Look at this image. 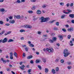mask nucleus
Returning <instances> with one entry per match:
<instances>
[{
	"label": "nucleus",
	"mask_w": 74,
	"mask_h": 74,
	"mask_svg": "<svg viewBox=\"0 0 74 74\" xmlns=\"http://www.w3.org/2000/svg\"><path fill=\"white\" fill-rule=\"evenodd\" d=\"M0 11L2 12H4L5 10L4 8L0 9Z\"/></svg>",
	"instance_id": "nucleus-14"
},
{
	"label": "nucleus",
	"mask_w": 74,
	"mask_h": 74,
	"mask_svg": "<svg viewBox=\"0 0 74 74\" xmlns=\"http://www.w3.org/2000/svg\"><path fill=\"white\" fill-rule=\"evenodd\" d=\"M23 56H24V57H25V53H23Z\"/></svg>",
	"instance_id": "nucleus-54"
},
{
	"label": "nucleus",
	"mask_w": 74,
	"mask_h": 74,
	"mask_svg": "<svg viewBox=\"0 0 74 74\" xmlns=\"http://www.w3.org/2000/svg\"><path fill=\"white\" fill-rule=\"evenodd\" d=\"M68 69H71V66H69L67 67Z\"/></svg>",
	"instance_id": "nucleus-38"
},
{
	"label": "nucleus",
	"mask_w": 74,
	"mask_h": 74,
	"mask_svg": "<svg viewBox=\"0 0 74 74\" xmlns=\"http://www.w3.org/2000/svg\"><path fill=\"white\" fill-rule=\"evenodd\" d=\"M46 51H48L49 52H53V48H50V49H48L47 48L46 49Z\"/></svg>",
	"instance_id": "nucleus-4"
},
{
	"label": "nucleus",
	"mask_w": 74,
	"mask_h": 74,
	"mask_svg": "<svg viewBox=\"0 0 74 74\" xmlns=\"http://www.w3.org/2000/svg\"><path fill=\"white\" fill-rule=\"evenodd\" d=\"M16 3H18V4H20L21 3H22L21 2L20 0H17L16 2Z\"/></svg>",
	"instance_id": "nucleus-16"
},
{
	"label": "nucleus",
	"mask_w": 74,
	"mask_h": 74,
	"mask_svg": "<svg viewBox=\"0 0 74 74\" xmlns=\"http://www.w3.org/2000/svg\"><path fill=\"white\" fill-rule=\"evenodd\" d=\"M7 41H8L7 38H5L3 40L2 43H5V42H7Z\"/></svg>",
	"instance_id": "nucleus-5"
},
{
	"label": "nucleus",
	"mask_w": 74,
	"mask_h": 74,
	"mask_svg": "<svg viewBox=\"0 0 74 74\" xmlns=\"http://www.w3.org/2000/svg\"><path fill=\"white\" fill-rule=\"evenodd\" d=\"M42 7L43 8H45L46 7V6L45 5H43L42 6Z\"/></svg>",
	"instance_id": "nucleus-60"
},
{
	"label": "nucleus",
	"mask_w": 74,
	"mask_h": 74,
	"mask_svg": "<svg viewBox=\"0 0 74 74\" xmlns=\"http://www.w3.org/2000/svg\"><path fill=\"white\" fill-rule=\"evenodd\" d=\"M11 73H12V74H15V72H13V71H11Z\"/></svg>",
	"instance_id": "nucleus-64"
},
{
	"label": "nucleus",
	"mask_w": 74,
	"mask_h": 74,
	"mask_svg": "<svg viewBox=\"0 0 74 74\" xmlns=\"http://www.w3.org/2000/svg\"><path fill=\"white\" fill-rule=\"evenodd\" d=\"M63 37L62 36L60 35V40L61 41H62V40H63Z\"/></svg>",
	"instance_id": "nucleus-15"
},
{
	"label": "nucleus",
	"mask_w": 74,
	"mask_h": 74,
	"mask_svg": "<svg viewBox=\"0 0 74 74\" xmlns=\"http://www.w3.org/2000/svg\"><path fill=\"white\" fill-rule=\"evenodd\" d=\"M3 39H1V40H0V44H1V42H3Z\"/></svg>",
	"instance_id": "nucleus-49"
},
{
	"label": "nucleus",
	"mask_w": 74,
	"mask_h": 74,
	"mask_svg": "<svg viewBox=\"0 0 74 74\" xmlns=\"http://www.w3.org/2000/svg\"><path fill=\"white\" fill-rule=\"evenodd\" d=\"M38 67L39 69L40 70H41V66L40 65H38Z\"/></svg>",
	"instance_id": "nucleus-32"
},
{
	"label": "nucleus",
	"mask_w": 74,
	"mask_h": 74,
	"mask_svg": "<svg viewBox=\"0 0 74 74\" xmlns=\"http://www.w3.org/2000/svg\"><path fill=\"white\" fill-rule=\"evenodd\" d=\"M40 60H39L37 59L36 60V63H40Z\"/></svg>",
	"instance_id": "nucleus-21"
},
{
	"label": "nucleus",
	"mask_w": 74,
	"mask_h": 74,
	"mask_svg": "<svg viewBox=\"0 0 74 74\" xmlns=\"http://www.w3.org/2000/svg\"><path fill=\"white\" fill-rule=\"evenodd\" d=\"M30 63H31V64H33V63H34V62H33V60H32L30 61Z\"/></svg>",
	"instance_id": "nucleus-48"
},
{
	"label": "nucleus",
	"mask_w": 74,
	"mask_h": 74,
	"mask_svg": "<svg viewBox=\"0 0 74 74\" xmlns=\"http://www.w3.org/2000/svg\"><path fill=\"white\" fill-rule=\"evenodd\" d=\"M21 18V16L19 15L16 16V19H20Z\"/></svg>",
	"instance_id": "nucleus-29"
},
{
	"label": "nucleus",
	"mask_w": 74,
	"mask_h": 74,
	"mask_svg": "<svg viewBox=\"0 0 74 74\" xmlns=\"http://www.w3.org/2000/svg\"><path fill=\"white\" fill-rule=\"evenodd\" d=\"M63 53L64 57H67L70 54V53L68 52V50L66 49H64Z\"/></svg>",
	"instance_id": "nucleus-1"
},
{
	"label": "nucleus",
	"mask_w": 74,
	"mask_h": 74,
	"mask_svg": "<svg viewBox=\"0 0 74 74\" xmlns=\"http://www.w3.org/2000/svg\"><path fill=\"white\" fill-rule=\"evenodd\" d=\"M10 56H13V54H12V53L11 52L10 53Z\"/></svg>",
	"instance_id": "nucleus-58"
},
{
	"label": "nucleus",
	"mask_w": 74,
	"mask_h": 74,
	"mask_svg": "<svg viewBox=\"0 0 74 74\" xmlns=\"http://www.w3.org/2000/svg\"><path fill=\"white\" fill-rule=\"evenodd\" d=\"M71 37V36L70 35H69L67 37L69 39H70Z\"/></svg>",
	"instance_id": "nucleus-30"
},
{
	"label": "nucleus",
	"mask_w": 74,
	"mask_h": 74,
	"mask_svg": "<svg viewBox=\"0 0 74 74\" xmlns=\"http://www.w3.org/2000/svg\"><path fill=\"white\" fill-rule=\"evenodd\" d=\"M31 71H32V69H29L27 71V72L28 73H30L31 72Z\"/></svg>",
	"instance_id": "nucleus-36"
},
{
	"label": "nucleus",
	"mask_w": 74,
	"mask_h": 74,
	"mask_svg": "<svg viewBox=\"0 0 74 74\" xmlns=\"http://www.w3.org/2000/svg\"><path fill=\"white\" fill-rule=\"evenodd\" d=\"M58 61H59V59H58L56 60V62H58Z\"/></svg>",
	"instance_id": "nucleus-56"
},
{
	"label": "nucleus",
	"mask_w": 74,
	"mask_h": 74,
	"mask_svg": "<svg viewBox=\"0 0 74 74\" xmlns=\"http://www.w3.org/2000/svg\"><path fill=\"white\" fill-rule=\"evenodd\" d=\"M55 35V33H52L51 34V36L52 37H53V36H54Z\"/></svg>",
	"instance_id": "nucleus-45"
},
{
	"label": "nucleus",
	"mask_w": 74,
	"mask_h": 74,
	"mask_svg": "<svg viewBox=\"0 0 74 74\" xmlns=\"http://www.w3.org/2000/svg\"><path fill=\"white\" fill-rule=\"evenodd\" d=\"M25 50L26 51H28V48H27V47L25 48Z\"/></svg>",
	"instance_id": "nucleus-40"
},
{
	"label": "nucleus",
	"mask_w": 74,
	"mask_h": 74,
	"mask_svg": "<svg viewBox=\"0 0 74 74\" xmlns=\"http://www.w3.org/2000/svg\"><path fill=\"white\" fill-rule=\"evenodd\" d=\"M20 32L21 33H22V32H25V30L24 29H21L20 31Z\"/></svg>",
	"instance_id": "nucleus-26"
},
{
	"label": "nucleus",
	"mask_w": 74,
	"mask_h": 74,
	"mask_svg": "<svg viewBox=\"0 0 74 74\" xmlns=\"http://www.w3.org/2000/svg\"><path fill=\"white\" fill-rule=\"evenodd\" d=\"M57 45L58 47H59V46H60V44H59V43H58L57 44Z\"/></svg>",
	"instance_id": "nucleus-61"
},
{
	"label": "nucleus",
	"mask_w": 74,
	"mask_h": 74,
	"mask_svg": "<svg viewBox=\"0 0 74 74\" xmlns=\"http://www.w3.org/2000/svg\"><path fill=\"white\" fill-rule=\"evenodd\" d=\"M28 13H33V11L29 10V11H28Z\"/></svg>",
	"instance_id": "nucleus-33"
},
{
	"label": "nucleus",
	"mask_w": 74,
	"mask_h": 74,
	"mask_svg": "<svg viewBox=\"0 0 74 74\" xmlns=\"http://www.w3.org/2000/svg\"><path fill=\"white\" fill-rule=\"evenodd\" d=\"M70 6H71V7H72V6H73V3H71L70 5Z\"/></svg>",
	"instance_id": "nucleus-55"
},
{
	"label": "nucleus",
	"mask_w": 74,
	"mask_h": 74,
	"mask_svg": "<svg viewBox=\"0 0 74 74\" xmlns=\"http://www.w3.org/2000/svg\"><path fill=\"white\" fill-rule=\"evenodd\" d=\"M10 59H13V56H10Z\"/></svg>",
	"instance_id": "nucleus-47"
},
{
	"label": "nucleus",
	"mask_w": 74,
	"mask_h": 74,
	"mask_svg": "<svg viewBox=\"0 0 74 74\" xmlns=\"http://www.w3.org/2000/svg\"><path fill=\"white\" fill-rule=\"evenodd\" d=\"M31 2H36V0H30Z\"/></svg>",
	"instance_id": "nucleus-51"
},
{
	"label": "nucleus",
	"mask_w": 74,
	"mask_h": 74,
	"mask_svg": "<svg viewBox=\"0 0 74 74\" xmlns=\"http://www.w3.org/2000/svg\"><path fill=\"white\" fill-rule=\"evenodd\" d=\"M52 72L53 74H55V69H52Z\"/></svg>",
	"instance_id": "nucleus-27"
},
{
	"label": "nucleus",
	"mask_w": 74,
	"mask_h": 74,
	"mask_svg": "<svg viewBox=\"0 0 74 74\" xmlns=\"http://www.w3.org/2000/svg\"><path fill=\"white\" fill-rule=\"evenodd\" d=\"M65 26L66 27H69V25H65Z\"/></svg>",
	"instance_id": "nucleus-53"
},
{
	"label": "nucleus",
	"mask_w": 74,
	"mask_h": 74,
	"mask_svg": "<svg viewBox=\"0 0 74 74\" xmlns=\"http://www.w3.org/2000/svg\"><path fill=\"white\" fill-rule=\"evenodd\" d=\"M62 30L63 32H66V30L64 28L62 29Z\"/></svg>",
	"instance_id": "nucleus-34"
},
{
	"label": "nucleus",
	"mask_w": 74,
	"mask_h": 74,
	"mask_svg": "<svg viewBox=\"0 0 74 74\" xmlns=\"http://www.w3.org/2000/svg\"><path fill=\"white\" fill-rule=\"evenodd\" d=\"M67 11H68V12H72V10H70L69 9H68L67 10Z\"/></svg>",
	"instance_id": "nucleus-41"
},
{
	"label": "nucleus",
	"mask_w": 74,
	"mask_h": 74,
	"mask_svg": "<svg viewBox=\"0 0 74 74\" xmlns=\"http://www.w3.org/2000/svg\"><path fill=\"white\" fill-rule=\"evenodd\" d=\"M60 4L61 6H63L64 5V3H63L61 2L60 3Z\"/></svg>",
	"instance_id": "nucleus-31"
},
{
	"label": "nucleus",
	"mask_w": 74,
	"mask_h": 74,
	"mask_svg": "<svg viewBox=\"0 0 74 74\" xmlns=\"http://www.w3.org/2000/svg\"><path fill=\"white\" fill-rule=\"evenodd\" d=\"M10 19H12V17L10 16V17H8Z\"/></svg>",
	"instance_id": "nucleus-50"
},
{
	"label": "nucleus",
	"mask_w": 74,
	"mask_h": 74,
	"mask_svg": "<svg viewBox=\"0 0 74 74\" xmlns=\"http://www.w3.org/2000/svg\"><path fill=\"white\" fill-rule=\"evenodd\" d=\"M24 28H28V29H32V26L29 25H25L24 26H22V27Z\"/></svg>",
	"instance_id": "nucleus-3"
},
{
	"label": "nucleus",
	"mask_w": 74,
	"mask_h": 74,
	"mask_svg": "<svg viewBox=\"0 0 74 74\" xmlns=\"http://www.w3.org/2000/svg\"><path fill=\"white\" fill-rule=\"evenodd\" d=\"M15 22V21L14 20H12V21H9L10 23H14Z\"/></svg>",
	"instance_id": "nucleus-9"
},
{
	"label": "nucleus",
	"mask_w": 74,
	"mask_h": 74,
	"mask_svg": "<svg viewBox=\"0 0 74 74\" xmlns=\"http://www.w3.org/2000/svg\"><path fill=\"white\" fill-rule=\"evenodd\" d=\"M49 41H50V43H51L52 44V43H53V40H52L51 39H49Z\"/></svg>",
	"instance_id": "nucleus-20"
},
{
	"label": "nucleus",
	"mask_w": 74,
	"mask_h": 74,
	"mask_svg": "<svg viewBox=\"0 0 74 74\" xmlns=\"http://www.w3.org/2000/svg\"><path fill=\"white\" fill-rule=\"evenodd\" d=\"M4 33H5V31L4 30L2 31V32L0 33V35H2Z\"/></svg>",
	"instance_id": "nucleus-23"
},
{
	"label": "nucleus",
	"mask_w": 74,
	"mask_h": 74,
	"mask_svg": "<svg viewBox=\"0 0 74 74\" xmlns=\"http://www.w3.org/2000/svg\"><path fill=\"white\" fill-rule=\"evenodd\" d=\"M0 24L1 25L3 24V21H0Z\"/></svg>",
	"instance_id": "nucleus-44"
},
{
	"label": "nucleus",
	"mask_w": 74,
	"mask_h": 74,
	"mask_svg": "<svg viewBox=\"0 0 74 74\" xmlns=\"http://www.w3.org/2000/svg\"><path fill=\"white\" fill-rule=\"evenodd\" d=\"M45 72L46 73H47L48 72V69L46 68L45 69Z\"/></svg>",
	"instance_id": "nucleus-19"
},
{
	"label": "nucleus",
	"mask_w": 74,
	"mask_h": 74,
	"mask_svg": "<svg viewBox=\"0 0 74 74\" xmlns=\"http://www.w3.org/2000/svg\"><path fill=\"white\" fill-rule=\"evenodd\" d=\"M56 25L57 26H58L59 25V22H57L56 23Z\"/></svg>",
	"instance_id": "nucleus-42"
},
{
	"label": "nucleus",
	"mask_w": 74,
	"mask_h": 74,
	"mask_svg": "<svg viewBox=\"0 0 74 74\" xmlns=\"http://www.w3.org/2000/svg\"><path fill=\"white\" fill-rule=\"evenodd\" d=\"M61 62L62 63H64V60H61Z\"/></svg>",
	"instance_id": "nucleus-46"
},
{
	"label": "nucleus",
	"mask_w": 74,
	"mask_h": 74,
	"mask_svg": "<svg viewBox=\"0 0 74 74\" xmlns=\"http://www.w3.org/2000/svg\"><path fill=\"white\" fill-rule=\"evenodd\" d=\"M11 33V32H7V34H10V33Z\"/></svg>",
	"instance_id": "nucleus-57"
},
{
	"label": "nucleus",
	"mask_w": 74,
	"mask_h": 74,
	"mask_svg": "<svg viewBox=\"0 0 74 74\" xmlns=\"http://www.w3.org/2000/svg\"><path fill=\"white\" fill-rule=\"evenodd\" d=\"M14 40L12 39H10L8 41V42H13L14 41Z\"/></svg>",
	"instance_id": "nucleus-13"
},
{
	"label": "nucleus",
	"mask_w": 74,
	"mask_h": 74,
	"mask_svg": "<svg viewBox=\"0 0 74 74\" xmlns=\"http://www.w3.org/2000/svg\"><path fill=\"white\" fill-rule=\"evenodd\" d=\"M71 22L72 23H74V20H71Z\"/></svg>",
	"instance_id": "nucleus-59"
},
{
	"label": "nucleus",
	"mask_w": 74,
	"mask_h": 74,
	"mask_svg": "<svg viewBox=\"0 0 74 74\" xmlns=\"http://www.w3.org/2000/svg\"><path fill=\"white\" fill-rule=\"evenodd\" d=\"M1 60L4 63H7V60H4V58H1Z\"/></svg>",
	"instance_id": "nucleus-6"
},
{
	"label": "nucleus",
	"mask_w": 74,
	"mask_h": 74,
	"mask_svg": "<svg viewBox=\"0 0 74 74\" xmlns=\"http://www.w3.org/2000/svg\"><path fill=\"white\" fill-rule=\"evenodd\" d=\"M69 16L71 18H74V14H71L69 15Z\"/></svg>",
	"instance_id": "nucleus-8"
},
{
	"label": "nucleus",
	"mask_w": 74,
	"mask_h": 74,
	"mask_svg": "<svg viewBox=\"0 0 74 74\" xmlns=\"http://www.w3.org/2000/svg\"><path fill=\"white\" fill-rule=\"evenodd\" d=\"M65 16H66V15L65 14L61 16V19H63V18H64Z\"/></svg>",
	"instance_id": "nucleus-24"
},
{
	"label": "nucleus",
	"mask_w": 74,
	"mask_h": 74,
	"mask_svg": "<svg viewBox=\"0 0 74 74\" xmlns=\"http://www.w3.org/2000/svg\"><path fill=\"white\" fill-rule=\"evenodd\" d=\"M37 14H41V11L38 10L37 11Z\"/></svg>",
	"instance_id": "nucleus-11"
},
{
	"label": "nucleus",
	"mask_w": 74,
	"mask_h": 74,
	"mask_svg": "<svg viewBox=\"0 0 74 74\" xmlns=\"http://www.w3.org/2000/svg\"><path fill=\"white\" fill-rule=\"evenodd\" d=\"M29 46L30 47H34V45L32 44H30L29 45Z\"/></svg>",
	"instance_id": "nucleus-35"
},
{
	"label": "nucleus",
	"mask_w": 74,
	"mask_h": 74,
	"mask_svg": "<svg viewBox=\"0 0 74 74\" xmlns=\"http://www.w3.org/2000/svg\"><path fill=\"white\" fill-rule=\"evenodd\" d=\"M35 17H36V16H35L33 17V19L34 21H36V20H37V19H38L37 18H36Z\"/></svg>",
	"instance_id": "nucleus-22"
},
{
	"label": "nucleus",
	"mask_w": 74,
	"mask_h": 74,
	"mask_svg": "<svg viewBox=\"0 0 74 74\" xmlns=\"http://www.w3.org/2000/svg\"><path fill=\"white\" fill-rule=\"evenodd\" d=\"M33 58V56H29L27 57V59H31Z\"/></svg>",
	"instance_id": "nucleus-12"
},
{
	"label": "nucleus",
	"mask_w": 74,
	"mask_h": 74,
	"mask_svg": "<svg viewBox=\"0 0 74 74\" xmlns=\"http://www.w3.org/2000/svg\"><path fill=\"white\" fill-rule=\"evenodd\" d=\"M67 64H68V65H71V64H72V62H67Z\"/></svg>",
	"instance_id": "nucleus-28"
},
{
	"label": "nucleus",
	"mask_w": 74,
	"mask_h": 74,
	"mask_svg": "<svg viewBox=\"0 0 74 74\" xmlns=\"http://www.w3.org/2000/svg\"><path fill=\"white\" fill-rule=\"evenodd\" d=\"M41 22H47V21L49 20V18L47 17L46 18H44V17H42L41 18Z\"/></svg>",
	"instance_id": "nucleus-2"
},
{
	"label": "nucleus",
	"mask_w": 74,
	"mask_h": 74,
	"mask_svg": "<svg viewBox=\"0 0 74 74\" xmlns=\"http://www.w3.org/2000/svg\"><path fill=\"white\" fill-rule=\"evenodd\" d=\"M24 67H25V65H22L21 67H20V68L21 69H22V70H24V69L22 68H24Z\"/></svg>",
	"instance_id": "nucleus-18"
},
{
	"label": "nucleus",
	"mask_w": 74,
	"mask_h": 74,
	"mask_svg": "<svg viewBox=\"0 0 74 74\" xmlns=\"http://www.w3.org/2000/svg\"><path fill=\"white\" fill-rule=\"evenodd\" d=\"M59 71V68L58 67H57L56 69V71Z\"/></svg>",
	"instance_id": "nucleus-37"
},
{
	"label": "nucleus",
	"mask_w": 74,
	"mask_h": 74,
	"mask_svg": "<svg viewBox=\"0 0 74 74\" xmlns=\"http://www.w3.org/2000/svg\"><path fill=\"white\" fill-rule=\"evenodd\" d=\"M53 29L54 30H58V27H54L53 28Z\"/></svg>",
	"instance_id": "nucleus-25"
},
{
	"label": "nucleus",
	"mask_w": 74,
	"mask_h": 74,
	"mask_svg": "<svg viewBox=\"0 0 74 74\" xmlns=\"http://www.w3.org/2000/svg\"><path fill=\"white\" fill-rule=\"evenodd\" d=\"M35 7L34 6H33L32 8H31L32 10H35Z\"/></svg>",
	"instance_id": "nucleus-52"
},
{
	"label": "nucleus",
	"mask_w": 74,
	"mask_h": 74,
	"mask_svg": "<svg viewBox=\"0 0 74 74\" xmlns=\"http://www.w3.org/2000/svg\"><path fill=\"white\" fill-rule=\"evenodd\" d=\"M52 40L53 41H56L57 40V38L56 37H53L52 38Z\"/></svg>",
	"instance_id": "nucleus-10"
},
{
	"label": "nucleus",
	"mask_w": 74,
	"mask_h": 74,
	"mask_svg": "<svg viewBox=\"0 0 74 74\" xmlns=\"http://www.w3.org/2000/svg\"><path fill=\"white\" fill-rule=\"evenodd\" d=\"M14 55L16 58H18V56H17V53L15 52H14Z\"/></svg>",
	"instance_id": "nucleus-17"
},
{
	"label": "nucleus",
	"mask_w": 74,
	"mask_h": 74,
	"mask_svg": "<svg viewBox=\"0 0 74 74\" xmlns=\"http://www.w3.org/2000/svg\"><path fill=\"white\" fill-rule=\"evenodd\" d=\"M5 26H10V24L8 23H6L5 24Z\"/></svg>",
	"instance_id": "nucleus-39"
},
{
	"label": "nucleus",
	"mask_w": 74,
	"mask_h": 74,
	"mask_svg": "<svg viewBox=\"0 0 74 74\" xmlns=\"http://www.w3.org/2000/svg\"><path fill=\"white\" fill-rule=\"evenodd\" d=\"M10 67H12V66L11 64H10L9 65Z\"/></svg>",
	"instance_id": "nucleus-62"
},
{
	"label": "nucleus",
	"mask_w": 74,
	"mask_h": 74,
	"mask_svg": "<svg viewBox=\"0 0 74 74\" xmlns=\"http://www.w3.org/2000/svg\"><path fill=\"white\" fill-rule=\"evenodd\" d=\"M73 30H74V29H73V28L72 27H71L68 29V30L69 32H73Z\"/></svg>",
	"instance_id": "nucleus-7"
},
{
	"label": "nucleus",
	"mask_w": 74,
	"mask_h": 74,
	"mask_svg": "<svg viewBox=\"0 0 74 74\" xmlns=\"http://www.w3.org/2000/svg\"><path fill=\"white\" fill-rule=\"evenodd\" d=\"M23 16H22L21 17V19H23Z\"/></svg>",
	"instance_id": "nucleus-63"
},
{
	"label": "nucleus",
	"mask_w": 74,
	"mask_h": 74,
	"mask_svg": "<svg viewBox=\"0 0 74 74\" xmlns=\"http://www.w3.org/2000/svg\"><path fill=\"white\" fill-rule=\"evenodd\" d=\"M43 62H44V63H45L46 62V59H43Z\"/></svg>",
	"instance_id": "nucleus-43"
}]
</instances>
